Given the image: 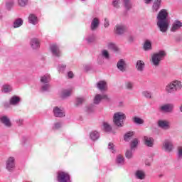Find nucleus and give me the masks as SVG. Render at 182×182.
I'll return each instance as SVG.
<instances>
[{
	"mask_svg": "<svg viewBox=\"0 0 182 182\" xmlns=\"http://www.w3.org/2000/svg\"><path fill=\"white\" fill-rule=\"evenodd\" d=\"M168 16V13H167V10L166 9H161L157 15L156 25L162 33H166L168 31L169 23L168 19H167Z\"/></svg>",
	"mask_w": 182,
	"mask_h": 182,
	"instance_id": "nucleus-1",
	"label": "nucleus"
},
{
	"mask_svg": "<svg viewBox=\"0 0 182 182\" xmlns=\"http://www.w3.org/2000/svg\"><path fill=\"white\" fill-rule=\"evenodd\" d=\"M124 120H126V114L122 112H117L114 114L113 122L117 127H123L124 126Z\"/></svg>",
	"mask_w": 182,
	"mask_h": 182,
	"instance_id": "nucleus-2",
	"label": "nucleus"
},
{
	"mask_svg": "<svg viewBox=\"0 0 182 182\" xmlns=\"http://www.w3.org/2000/svg\"><path fill=\"white\" fill-rule=\"evenodd\" d=\"M181 82L178 80H175L166 85V92L167 93H174V92H177V90H181Z\"/></svg>",
	"mask_w": 182,
	"mask_h": 182,
	"instance_id": "nucleus-3",
	"label": "nucleus"
},
{
	"mask_svg": "<svg viewBox=\"0 0 182 182\" xmlns=\"http://www.w3.org/2000/svg\"><path fill=\"white\" fill-rule=\"evenodd\" d=\"M165 56H166V52L164 50H161L156 53H154L152 55V58H151L152 65H154V66H156V67L159 66L160 63L161 62V60L164 59Z\"/></svg>",
	"mask_w": 182,
	"mask_h": 182,
	"instance_id": "nucleus-4",
	"label": "nucleus"
},
{
	"mask_svg": "<svg viewBox=\"0 0 182 182\" xmlns=\"http://www.w3.org/2000/svg\"><path fill=\"white\" fill-rule=\"evenodd\" d=\"M57 180L58 182H70V176L64 171L58 173Z\"/></svg>",
	"mask_w": 182,
	"mask_h": 182,
	"instance_id": "nucleus-5",
	"label": "nucleus"
},
{
	"mask_svg": "<svg viewBox=\"0 0 182 182\" xmlns=\"http://www.w3.org/2000/svg\"><path fill=\"white\" fill-rule=\"evenodd\" d=\"M6 168L8 171H14L15 168V158L10 156L6 162Z\"/></svg>",
	"mask_w": 182,
	"mask_h": 182,
	"instance_id": "nucleus-6",
	"label": "nucleus"
},
{
	"mask_svg": "<svg viewBox=\"0 0 182 182\" xmlns=\"http://www.w3.org/2000/svg\"><path fill=\"white\" fill-rule=\"evenodd\" d=\"M163 149L166 153H171V151H173V149H174L173 141L170 140H166L163 144Z\"/></svg>",
	"mask_w": 182,
	"mask_h": 182,
	"instance_id": "nucleus-7",
	"label": "nucleus"
},
{
	"mask_svg": "<svg viewBox=\"0 0 182 182\" xmlns=\"http://www.w3.org/2000/svg\"><path fill=\"white\" fill-rule=\"evenodd\" d=\"M50 49L51 50L53 56H55V58H60V56L62 55V53H60V50L59 49V46H58V45H51Z\"/></svg>",
	"mask_w": 182,
	"mask_h": 182,
	"instance_id": "nucleus-8",
	"label": "nucleus"
},
{
	"mask_svg": "<svg viewBox=\"0 0 182 182\" xmlns=\"http://www.w3.org/2000/svg\"><path fill=\"white\" fill-rule=\"evenodd\" d=\"M53 113L55 117H65V109L62 107H55L53 108Z\"/></svg>",
	"mask_w": 182,
	"mask_h": 182,
	"instance_id": "nucleus-9",
	"label": "nucleus"
},
{
	"mask_svg": "<svg viewBox=\"0 0 182 182\" xmlns=\"http://www.w3.org/2000/svg\"><path fill=\"white\" fill-rule=\"evenodd\" d=\"M126 29H127L126 26H124L123 24H117L114 27V32H115L116 35L120 36V35H123V33H124V32H126Z\"/></svg>",
	"mask_w": 182,
	"mask_h": 182,
	"instance_id": "nucleus-10",
	"label": "nucleus"
},
{
	"mask_svg": "<svg viewBox=\"0 0 182 182\" xmlns=\"http://www.w3.org/2000/svg\"><path fill=\"white\" fill-rule=\"evenodd\" d=\"M161 112H164L165 113H171L174 110V105L173 104H166L160 107Z\"/></svg>",
	"mask_w": 182,
	"mask_h": 182,
	"instance_id": "nucleus-11",
	"label": "nucleus"
},
{
	"mask_svg": "<svg viewBox=\"0 0 182 182\" xmlns=\"http://www.w3.org/2000/svg\"><path fill=\"white\" fill-rule=\"evenodd\" d=\"M0 122L2 123L6 127H12V122H11V119L6 115H2L0 117Z\"/></svg>",
	"mask_w": 182,
	"mask_h": 182,
	"instance_id": "nucleus-12",
	"label": "nucleus"
},
{
	"mask_svg": "<svg viewBox=\"0 0 182 182\" xmlns=\"http://www.w3.org/2000/svg\"><path fill=\"white\" fill-rule=\"evenodd\" d=\"M181 28H182V22L178 20H176L172 23V26L171 28V32H177V31H180Z\"/></svg>",
	"mask_w": 182,
	"mask_h": 182,
	"instance_id": "nucleus-13",
	"label": "nucleus"
},
{
	"mask_svg": "<svg viewBox=\"0 0 182 182\" xmlns=\"http://www.w3.org/2000/svg\"><path fill=\"white\" fill-rule=\"evenodd\" d=\"M158 126L164 130H168L170 129V122L167 120H159L157 122Z\"/></svg>",
	"mask_w": 182,
	"mask_h": 182,
	"instance_id": "nucleus-14",
	"label": "nucleus"
},
{
	"mask_svg": "<svg viewBox=\"0 0 182 182\" xmlns=\"http://www.w3.org/2000/svg\"><path fill=\"white\" fill-rule=\"evenodd\" d=\"M30 45L32 49H39L41 41L37 38H33L31 39Z\"/></svg>",
	"mask_w": 182,
	"mask_h": 182,
	"instance_id": "nucleus-15",
	"label": "nucleus"
},
{
	"mask_svg": "<svg viewBox=\"0 0 182 182\" xmlns=\"http://www.w3.org/2000/svg\"><path fill=\"white\" fill-rule=\"evenodd\" d=\"M161 7V0H154L152 4V12H159Z\"/></svg>",
	"mask_w": 182,
	"mask_h": 182,
	"instance_id": "nucleus-16",
	"label": "nucleus"
},
{
	"mask_svg": "<svg viewBox=\"0 0 182 182\" xmlns=\"http://www.w3.org/2000/svg\"><path fill=\"white\" fill-rule=\"evenodd\" d=\"M117 68L120 72H126V62L124 59H120L117 63Z\"/></svg>",
	"mask_w": 182,
	"mask_h": 182,
	"instance_id": "nucleus-17",
	"label": "nucleus"
},
{
	"mask_svg": "<svg viewBox=\"0 0 182 182\" xmlns=\"http://www.w3.org/2000/svg\"><path fill=\"white\" fill-rule=\"evenodd\" d=\"M99 25H100V21H99V18H94L91 22L90 25V29L91 31H96L97 28H99Z\"/></svg>",
	"mask_w": 182,
	"mask_h": 182,
	"instance_id": "nucleus-18",
	"label": "nucleus"
},
{
	"mask_svg": "<svg viewBox=\"0 0 182 182\" xmlns=\"http://www.w3.org/2000/svg\"><path fill=\"white\" fill-rule=\"evenodd\" d=\"M144 141L145 146H147L148 147H153L154 144V139L147 136H144Z\"/></svg>",
	"mask_w": 182,
	"mask_h": 182,
	"instance_id": "nucleus-19",
	"label": "nucleus"
},
{
	"mask_svg": "<svg viewBox=\"0 0 182 182\" xmlns=\"http://www.w3.org/2000/svg\"><path fill=\"white\" fill-rule=\"evenodd\" d=\"M9 101H10V105H11V106H18V105L21 103V97L16 95H14L10 98Z\"/></svg>",
	"mask_w": 182,
	"mask_h": 182,
	"instance_id": "nucleus-20",
	"label": "nucleus"
},
{
	"mask_svg": "<svg viewBox=\"0 0 182 182\" xmlns=\"http://www.w3.org/2000/svg\"><path fill=\"white\" fill-rule=\"evenodd\" d=\"M146 66V64L144 63V61L139 60L136 61V69L138 70V72H143L144 70V67Z\"/></svg>",
	"mask_w": 182,
	"mask_h": 182,
	"instance_id": "nucleus-21",
	"label": "nucleus"
},
{
	"mask_svg": "<svg viewBox=\"0 0 182 182\" xmlns=\"http://www.w3.org/2000/svg\"><path fill=\"white\" fill-rule=\"evenodd\" d=\"M14 90V88L12 87V85L9 84H4L1 87V92L3 93H11Z\"/></svg>",
	"mask_w": 182,
	"mask_h": 182,
	"instance_id": "nucleus-22",
	"label": "nucleus"
},
{
	"mask_svg": "<svg viewBox=\"0 0 182 182\" xmlns=\"http://www.w3.org/2000/svg\"><path fill=\"white\" fill-rule=\"evenodd\" d=\"M135 178L137 180H144V178H146V173L142 170H137L135 172Z\"/></svg>",
	"mask_w": 182,
	"mask_h": 182,
	"instance_id": "nucleus-23",
	"label": "nucleus"
},
{
	"mask_svg": "<svg viewBox=\"0 0 182 182\" xmlns=\"http://www.w3.org/2000/svg\"><path fill=\"white\" fill-rule=\"evenodd\" d=\"M115 163L117 166H124V156L119 154L117 156Z\"/></svg>",
	"mask_w": 182,
	"mask_h": 182,
	"instance_id": "nucleus-24",
	"label": "nucleus"
},
{
	"mask_svg": "<svg viewBox=\"0 0 182 182\" xmlns=\"http://www.w3.org/2000/svg\"><path fill=\"white\" fill-rule=\"evenodd\" d=\"M28 22L31 25H37L38 23V16L33 14H31L28 16Z\"/></svg>",
	"mask_w": 182,
	"mask_h": 182,
	"instance_id": "nucleus-25",
	"label": "nucleus"
},
{
	"mask_svg": "<svg viewBox=\"0 0 182 182\" xmlns=\"http://www.w3.org/2000/svg\"><path fill=\"white\" fill-rule=\"evenodd\" d=\"M100 137V133L97 131H92L90 133V139L92 140V141H96V140H99Z\"/></svg>",
	"mask_w": 182,
	"mask_h": 182,
	"instance_id": "nucleus-26",
	"label": "nucleus"
},
{
	"mask_svg": "<svg viewBox=\"0 0 182 182\" xmlns=\"http://www.w3.org/2000/svg\"><path fill=\"white\" fill-rule=\"evenodd\" d=\"M97 87L101 91L106 90L107 89V83L106 81H99L97 84Z\"/></svg>",
	"mask_w": 182,
	"mask_h": 182,
	"instance_id": "nucleus-27",
	"label": "nucleus"
},
{
	"mask_svg": "<svg viewBox=\"0 0 182 182\" xmlns=\"http://www.w3.org/2000/svg\"><path fill=\"white\" fill-rule=\"evenodd\" d=\"M23 25V20L22 18H16L14 23H13V28H21V26Z\"/></svg>",
	"mask_w": 182,
	"mask_h": 182,
	"instance_id": "nucleus-28",
	"label": "nucleus"
},
{
	"mask_svg": "<svg viewBox=\"0 0 182 182\" xmlns=\"http://www.w3.org/2000/svg\"><path fill=\"white\" fill-rule=\"evenodd\" d=\"M41 82L43 84H48L50 82V75H45L41 78Z\"/></svg>",
	"mask_w": 182,
	"mask_h": 182,
	"instance_id": "nucleus-29",
	"label": "nucleus"
},
{
	"mask_svg": "<svg viewBox=\"0 0 182 182\" xmlns=\"http://www.w3.org/2000/svg\"><path fill=\"white\" fill-rule=\"evenodd\" d=\"M134 134V132H133V131H129V132H127L124 135V141H129V140H130V139H132V137H133Z\"/></svg>",
	"mask_w": 182,
	"mask_h": 182,
	"instance_id": "nucleus-30",
	"label": "nucleus"
},
{
	"mask_svg": "<svg viewBox=\"0 0 182 182\" xmlns=\"http://www.w3.org/2000/svg\"><path fill=\"white\" fill-rule=\"evenodd\" d=\"M124 6L127 11H130V9L132 8V2L130 0H122Z\"/></svg>",
	"mask_w": 182,
	"mask_h": 182,
	"instance_id": "nucleus-31",
	"label": "nucleus"
},
{
	"mask_svg": "<svg viewBox=\"0 0 182 182\" xmlns=\"http://www.w3.org/2000/svg\"><path fill=\"white\" fill-rule=\"evenodd\" d=\"M144 50L147 51V50H151V42L150 41L146 40L143 46Z\"/></svg>",
	"mask_w": 182,
	"mask_h": 182,
	"instance_id": "nucleus-32",
	"label": "nucleus"
},
{
	"mask_svg": "<svg viewBox=\"0 0 182 182\" xmlns=\"http://www.w3.org/2000/svg\"><path fill=\"white\" fill-rule=\"evenodd\" d=\"M108 49H110L114 52H119V47H117V46L113 43H108Z\"/></svg>",
	"mask_w": 182,
	"mask_h": 182,
	"instance_id": "nucleus-33",
	"label": "nucleus"
},
{
	"mask_svg": "<svg viewBox=\"0 0 182 182\" xmlns=\"http://www.w3.org/2000/svg\"><path fill=\"white\" fill-rule=\"evenodd\" d=\"M70 95H72V92L70 90H65L62 92L61 97L63 99H66V97H69V96H70Z\"/></svg>",
	"mask_w": 182,
	"mask_h": 182,
	"instance_id": "nucleus-34",
	"label": "nucleus"
},
{
	"mask_svg": "<svg viewBox=\"0 0 182 182\" xmlns=\"http://www.w3.org/2000/svg\"><path fill=\"white\" fill-rule=\"evenodd\" d=\"M133 122L135 124H143L144 123V120L139 117H134Z\"/></svg>",
	"mask_w": 182,
	"mask_h": 182,
	"instance_id": "nucleus-35",
	"label": "nucleus"
},
{
	"mask_svg": "<svg viewBox=\"0 0 182 182\" xmlns=\"http://www.w3.org/2000/svg\"><path fill=\"white\" fill-rule=\"evenodd\" d=\"M103 127L105 132L107 133H110V132H112V126H110L107 122H103Z\"/></svg>",
	"mask_w": 182,
	"mask_h": 182,
	"instance_id": "nucleus-36",
	"label": "nucleus"
},
{
	"mask_svg": "<svg viewBox=\"0 0 182 182\" xmlns=\"http://www.w3.org/2000/svg\"><path fill=\"white\" fill-rule=\"evenodd\" d=\"M142 95L144 97H146V99H152L153 97V94L150 91L142 92Z\"/></svg>",
	"mask_w": 182,
	"mask_h": 182,
	"instance_id": "nucleus-37",
	"label": "nucleus"
},
{
	"mask_svg": "<svg viewBox=\"0 0 182 182\" xmlns=\"http://www.w3.org/2000/svg\"><path fill=\"white\" fill-rule=\"evenodd\" d=\"M14 0H9L6 2V8L8 9V11H11L12 9V7L14 6Z\"/></svg>",
	"mask_w": 182,
	"mask_h": 182,
	"instance_id": "nucleus-38",
	"label": "nucleus"
},
{
	"mask_svg": "<svg viewBox=\"0 0 182 182\" xmlns=\"http://www.w3.org/2000/svg\"><path fill=\"white\" fill-rule=\"evenodd\" d=\"M102 102V95L97 94L95 95L94 98V104L95 105H99Z\"/></svg>",
	"mask_w": 182,
	"mask_h": 182,
	"instance_id": "nucleus-39",
	"label": "nucleus"
},
{
	"mask_svg": "<svg viewBox=\"0 0 182 182\" xmlns=\"http://www.w3.org/2000/svg\"><path fill=\"white\" fill-rule=\"evenodd\" d=\"M137 144H139V140L137 139H135L133 141H132L130 144L131 150H133V149L137 147Z\"/></svg>",
	"mask_w": 182,
	"mask_h": 182,
	"instance_id": "nucleus-40",
	"label": "nucleus"
},
{
	"mask_svg": "<svg viewBox=\"0 0 182 182\" xmlns=\"http://www.w3.org/2000/svg\"><path fill=\"white\" fill-rule=\"evenodd\" d=\"M125 87L128 90H133V87H134L133 82H130V81H128V82H125Z\"/></svg>",
	"mask_w": 182,
	"mask_h": 182,
	"instance_id": "nucleus-41",
	"label": "nucleus"
},
{
	"mask_svg": "<svg viewBox=\"0 0 182 182\" xmlns=\"http://www.w3.org/2000/svg\"><path fill=\"white\" fill-rule=\"evenodd\" d=\"M125 156L127 159H132L133 157V149L127 150L125 153Z\"/></svg>",
	"mask_w": 182,
	"mask_h": 182,
	"instance_id": "nucleus-42",
	"label": "nucleus"
},
{
	"mask_svg": "<svg viewBox=\"0 0 182 182\" xmlns=\"http://www.w3.org/2000/svg\"><path fill=\"white\" fill-rule=\"evenodd\" d=\"M50 89V85L49 83L43 84L41 87V90L43 92H48Z\"/></svg>",
	"mask_w": 182,
	"mask_h": 182,
	"instance_id": "nucleus-43",
	"label": "nucleus"
},
{
	"mask_svg": "<svg viewBox=\"0 0 182 182\" xmlns=\"http://www.w3.org/2000/svg\"><path fill=\"white\" fill-rule=\"evenodd\" d=\"M108 150L111 151L112 153H116V149H114V144L112 142L108 144Z\"/></svg>",
	"mask_w": 182,
	"mask_h": 182,
	"instance_id": "nucleus-44",
	"label": "nucleus"
},
{
	"mask_svg": "<svg viewBox=\"0 0 182 182\" xmlns=\"http://www.w3.org/2000/svg\"><path fill=\"white\" fill-rule=\"evenodd\" d=\"M18 4L19 6H26L28 5V0H18Z\"/></svg>",
	"mask_w": 182,
	"mask_h": 182,
	"instance_id": "nucleus-45",
	"label": "nucleus"
},
{
	"mask_svg": "<svg viewBox=\"0 0 182 182\" xmlns=\"http://www.w3.org/2000/svg\"><path fill=\"white\" fill-rule=\"evenodd\" d=\"M85 102V97H77L76 99V106H80Z\"/></svg>",
	"mask_w": 182,
	"mask_h": 182,
	"instance_id": "nucleus-46",
	"label": "nucleus"
},
{
	"mask_svg": "<svg viewBox=\"0 0 182 182\" xmlns=\"http://www.w3.org/2000/svg\"><path fill=\"white\" fill-rule=\"evenodd\" d=\"M102 55L105 59H109L110 55L109 54V52H107V50H103L102 51Z\"/></svg>",
	"mask_w": 182,
	"mask_h": 182,
	"instance_id": "nucleus-47",
	"label": "nucleus"
},
{
	"mask_svg": "<svg viewBox=\"0 0 182 182\" xmlns=\"http://www.w3.org/2000/svg\"><path fill=\"white\" fill-rule=\"evenodd\" d=\"M119 4H120V0H113L112 1V6H114V8H117V9L120 8Z\"/></svg>",
	"mask_w": 182,
	"mask_h": 182,
	"instance_id": "nucleus-48",
	"label": "nucleus"
},
{
	"mask_svg": "<svg viewBox=\"0 0 182 182\" xmlns=\"http://www.w3.org/2000/svg\"><path fill=\"white\" fill-rule=\"evenodd\" d=\"M86 41L88 43H92V42H95V35H92V36H88L86 38Z\"/></svg>",
	"mask_w": 182,
	"mask_h": 182,
	"instance_id": "nucleus-49",
	"label": "nucleus"
},
{
	"mask_svg": "<svg viewBox=\"0 0 182 182\" xmlns=\"http://www.w3.org/2000/svg\"><path fill=\"white\" fill-rule=\"evenodd\" d=\"M102 97V100H105L106 102H110V97H109V96H107V95L106 94H102L101 95Z\"/></svg>",
	"mask_w": 182,
	"mask_h": 182,
	"instance_id": "nucleus-50",
	"label": "nucleus"
},
{
	"mask_svg": "<svg viewBox=\"0 0 182 182\" xmlns=\"http://www.w3.org/2000/svg\"><path fill=\"white\" fill-rule=\"evenodd\" d=\"M178 159H182V146L178 147Z\"/></svg>",
	"mask_w": 182,
	"mask_h": 182,
	"instance_id": "nucleus-51",
	"label": "nucleus"
},
{
	"mask_svg": "<svg viewBox=\"0 0 182 182\" xmlns=\"http://www.w3.org/2000/svg\"><path fill=\"white\" fill-rule=\"evenodd\" d=\"M58 69L59 72H64L66 69V65H59Z\"/></svg>",
	"mask_w": 182,
	"mask_h": 182,
	"instance_id": "nucleus-52",
	"label": "nucleus"
},
{
	"mask_svg": "<svg viewBox=\"0 0 182 182\" xmlns=\"http://www.w3.org/2000/svg\"><path fill=\"white\" fill-rule=\"evenodd\" d=\"M94 111H95V108L93 107V105H90L87 107L86 112H87V113H92V112H94Z\"/></svg>",
	"mask_w": 182,
	"mask_h": 182,
	"instance_id": "nucleus-53",
	"label": "nucleus"
},
{
	"mask_svg": "<svg viewBox=\"0 0 182 182\" xmlns=\"http://www.w3.org/2000/svg\"><path fill=\"white\" fill-rule=\"evenodd\" d=\"M104 26L105 28H109V26H110V23L109 21V19L105 18Z\"/></svg>",
	"mask_w": 182,
	"mask_h": 182,
	"instance_id": "nucleus-54",
	"label": "nucleus"
},
{
	"mask_svg": "<svg viewBox=\"0 0 182 182\" xmlns=\"http://www.w3.org/2000/svg\"><path fill=\"white\" fill-rule=\"evenodd\" d=\"M62 127V123L57 122L55 124L54 129H60Z\"/></svg>",
	"mask_w": 182,
	"mask_h": 182,
	"instance_id": "nucleus-55",
	"label": "nucleus"
},
{
	"mask_svg": "<svg viewBox=\"0 0 182 182\" xmlns=\"http://www.w3.org/2000/svg\"><path fill=\"white\" fill-rule=\"evenodd\" d=\"M11 101H9V102H4V106L5 107V109H8L9 107H11Z\"/></svg>",
	"mask_w": 182,
	"mask_h": 182,
	"instance_id": "nucleus-56",
	"label": "nucleus"
},
{
	"mask_svg": "<svg viewBox=\"0 0 182 182\" xmlns=\"http://www.w3.org/2000/svg\"><path fill=\"white\" fill-rule=\"evenodd\" d=\"M144 2L146 5H150V4H151V2H153V0H144Z\"/></svg>",
	"mask_w": 182,
	"mask_h": 182,
	"instance_id": "nucleus-57",
	"label": "nucleus"
},
{
	"mask_svg": "<svg viewBox=\"0 0 182 182\" xmlns=\"http://www.w3.org/2000/svg\"><path fill=\"white\" fill-rule=\"evenodd\" d=\"M68 76L70 79H72L73 77V73L72 71L68 72Z\"/></svg>",
	"mask_w": 182,
	"mask_h": 182,
	"instance_id": "nucleus-58",
	"label": "nucleus"
},
{
	"mask_svg": "<svg viewBox=\"0 0 182 182\" xmlns=\"http://www.w3.org/2000/svg\"><path fill=\"white\" fill-rule=\"evenodd\" d=\"M145 165L148 166V167H150V166H151V162L149 161H145Z\"/></svg>",
	"mask_w": 182,
	"mask_h": 182,
	"instance_id": "nucleus-59",
	"label": "nucleus"
},
{
	"mask_svg": "<svg viewBox=\"0 0 182 182\" xmlns=\"http://www.w3.org/2000/svg\"><path fill=\"white\" fill-rule=\"evenodd\" d=\"M133 41H134V38H133V36H130L129 38V42H133Z\"/></svg>",
	"mask_w": 182,
	"mask_h": 182,
	"instance_id": "nucleus-60",
	"label": "nucleus"
},
{
	"mask_svg": "<svg viewBox=\"0 0 182 182\" xmlns=\"http://www.w3.org/2000/svg\"><path fill=\"white\" fill-rule=\"evenodd\" d=\"M179 110H180V112L182 113V104H181V106L179 107Z\"/></svg>",
	"mask_w": 182,
	"mask_h": 182,
	"instance_id": "nucleus-61",
	"label": "nucleus"
},
{
	"mask_svg": "<svg viewBox=\"0 0 182 182\" xmlns=\"http://www.w3.org/2000/svg\"><path fill=\"white\" fill-rule=\"evenodd\" d=\"M85 70H89V68H87V67H85Z\"/></svg>",
	"mask_w": 182,
	"mask_h": 182,
	"instance_id": "nucleus-62",
	"label": "nucleus"
},
{
	"mask_svg": "<svg viewBox=\"0 0 182 182\" xmlns=\"http://www.w3.org/2000/svg\"><path fill=\"white\" fill-rule=\"evenodd\" d=\"M20 122H21V123H22V120H21Z\"/></svg>",
	"mask_w": 182,
	"mask_h": 182,
	"instance_id": "nucleus-63",
	"label": "nucleus"
},
{
	"mask_svg": "<svg viewBox=\"0 0 182 182\" xmlns=\"http://www.w3.org/2000/svg\"><path fill=\"white\" fill-rule=\"evenodd\" d=\"M81 1H86V0H81Z\"/></svg>",
	"mask_w": 182,
	"mask_h": 182,
	"instance_id": "nucleus-64",
	"label": "nucleus"
}]
</instances>
